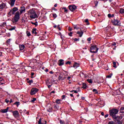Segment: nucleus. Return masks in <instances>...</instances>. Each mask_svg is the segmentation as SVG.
<instances>
[{
    "label": "nucleus",
    "mask_w": 124,
    "mask_h": 124,
    "mask_svg": "<svg viewBox=\"0 0 124 124\" xmlns=\"http://www.w3.org/2000/svg\"><path fill=\"white\" fill-rule=\"evenodd\" d=\"M62 99H64V98H65V95H62Z\"/></svg>",
    "instance_id": "nucleus-55"
},
{
    "label": "nucleus",
    "mask_w": 124,
    "mask_h": 124,
    "mask_svg": "<svg viewBox=\"0 0 124 124\" xmlns=\"http://www.w3.org/2000/svg\"><path fill=\"white\" fill-rule=\"evenodd\" d=\"M94 3H95V6H97V4H98V1H95Z\"/></svg>",
    "instance_id": "nucleus-49"
},
{
    "label": "nucleus",
    "mask_w": 124,
    "mask_h": 124,
    "mask_svg": "<svg viewBox=\"0 0 124 124\" xmlns=\"http://www.w3.org/2000/svg\"><path fill=\"white\" fill-rule=\"evenodd\" d=\"M39 91V90L36 88H33L31 89L30 94L31 95H33L34 94H35L36 93H37Z\"/></svg>",
    "instance_id": "nucleus-7"
},
{
    "label": "nucleus",
    "mask_w": 124,
    "mask_h": 124,
    "mask_svg": "<svg viewBox=\"0 0 124 124\" xmlns=\"http://www.w3.org/2000/svg\"><path fill=\"white\" fill-rule=\"evenodd\" d=\"M37 31L36 28H34L32 30V33L34 34L35 35L37 34Z\"/></svg>",
    "instance_id": "nucleus-20"
},
{
    "label": "nucleus",
    "mask_w": 124,
    "mask_h": 124,
    "mask_svg": "<svg viewBox=\"0 0 124 124\" xmlns=\"http://www.w3.org/2000/svg\"><path fill=\"white\" fill-rule=\"evenodd\" d=\"M73 34V33L72 32H70V33H68V35H69V36H72Z\"/></svg>",
    "instance_id": "nucleus-54"
},
{
    "label": "nucleus",
    "mask_w": 124,
    "mask_h": 124,
    "mask_svg": "<svg viewBox=\"0 0 124 124\" xmlns=\"http://www.w3.org/2000/svg\"><path fill=\"white\" fill-rule=\"evenodd\" d=\"M38 124H41L42 123H41V118H40V119L39 120V121L38 122Z\"/></svg>",
    "instance_id": "nucleus-51"
},
{
    "label": "nucleus",
    "mask_w": 124,
    "mask_h": 124,
    "mask_svg": "<svg viewBox=\"0 0 124 124\" xmlns=\"http://www.w3.org/2000/svg\"><path fill=\"white\" fill-rule=\"evenodd\" d=\"M77 34H79V37H82V36H83V34H84V32H83V30L80 31H78L77 32Z\"/></svg>",
    "instance_id": "nucleus-15"
},
{
    "label": "nucleus",
    "mask_w": 124,
    "mask_h": 124,
    "mask_svg": "<svg viewBox=\"0 0 124 124\" xmlns=\"http://www.w3.org/2000/svg\"><path fill=\"white\" fill-rule=\"evenodd\" d=\"M113 67H114L115 68H117V62H113Z\"/></svg>",
    "instance_id": "nucleus-32"
},
{
    "label": "nucleus",
    "mask_w": 124,
    "mask_h": 124,
    "mask_svg": "<svg viewBox=\"0 0 124 124\" xmlns=\"http://www.w3.org/2000/svg\"><path fill=\"white\" fill-rule=\"evenodd\" d=\"M8 15H9L8 16V17H10V16L12 15V9L10 11V12L8 13Z\"/></svg>",
    "instance_id": "nucleus-31"
},
{
    "label": "nucleus",
    "mask_w": 124,
    "mask_h": 124,
    "mask_svg": "<svg viewBox=\"0 0 124 124\" xmlns=\"http://www.w3.org/2000/svg\"><path fill=\"white\" fill-rule=\"evenodd\" d=\"M52 85H53V84H51L50 85H47L48 88V89H50V88H51L52 87Z\"/></svg>",
    "instance_id": "nucleus-56"
},
{
    "label": "nucleus",
    "mask_w": 124,
    "mask_h": 124,
    "mask_svg": "<svg viewBox=\"0 0 124 124\" xmlns=\"http://www.w3.org/2000/svg\"><path fill=\"white\" fill-rule=\"evenodd\" d=\"M52 16L53 18H54V19H56V18L58 17V16L57 15V14L55 13H52Z\"/></svg>",
    "instance_id": "nucleus-29"
},
{
    "label": "nucleus",
    "mask_w": 124,
    "mask_h": 124,
    "mask_svg": "<svg viewBox=\"0 0 124 124\" xmlns=\"http://www.w3.org/2000/svg\"><path fill=\"white\" fill-rule=\"evenodd\" d=\"M53 111H54L53 108H50L48 109H47V111L49 112V113L53 112Z\"/></svg>",
    "instance_id": "nucleus-28"
},
{
    "label": "nucleus",
    "mask_w": 124,
    "mask_h": 124,
    "mask_svg": "<svg viewBox=\"0 0 124 124\" xmlns=\"http://www.w3.org/2000/svg\"><path fill=\"white\" fill-rule=\"evenodd\" d=\"M26 34H27V36H31V32L29 31H26Z\"/></svg>",
    "instance_id": "nucleus-39"
},
{
    "label": "nucleus",
    "mask_w": 124,
    "mask_h": 124,
    "mask_svg": "<svg viewBox=\"0 0 124 124\" xmlns=\"http://www.w3.org/2000/svg\"><path fill=\"white\" fill-rule=\"evenodd\" d=\"M114 16H115V15L114 14L111 15V14H108V18H113V17H114Z\"/></svg>",
    "instance_id": "nucleus-23"
},
{
    "label": "nucleus",
    "mask_w": 124,
    "mask_h": 124,
    "mask_svg": "<svg viewBox=\"0 0 124 124\" xmlns=\"http://www.w3.org/2000/svg\"><path fill=\"white\" fill-rule=\"evenodd\" d=\"M88 41H91V40H92V38L89 37L87 39Z\"/></svg>",
    "instance_id": "nucleus-61"
},
{
    "label": "nucleus",
    "mask_w": 124,
    "mask_h": 124,
    "mask_svg": "<svg viewBox=\"0 0 124 124\" xmlns=\"http://www.w3.org/2000/svg\"><path fill=\"white\" fill-rule=\"evenodd\" d=\"M5 102H6V103H8V102H9V100H8V99H6L5 100Z\"/></svg>",
    "instance_id": "nucleus-57"
},
{
    "label": "nucleus",
    "mask_w": 124,
    "mask_h": 124,
    "mask_svg": "<svg viewBox=\"0 0 124 124\" xmlns=\"http://www.w3.org/2000/svg\"><path fill=\"white\" fill-rule=\"evenodd\" d=\"M59 35H60V36H61L62 39V33L61 32H59Z\"/></svg>",
    "instance_id": "nucleus-53"
},
{
    "label": "nucleus",
    "mask_w": 124,
    "mask_h": 124,
    "mask_svg": "<svg viewBox=\"0 0 124 124\" xmlns=\"http://www.w3.org/2000/svg\"><path fill=\"white\" fill-rule=\"evenodd\" d=\"M20 19V12L19 11L16 12L15 13V16L13 18V20L15 22V23H17L18 21Z\"/></svg>",
    "instance_id": "nucleus-4"
},
{
    "label": "nucleus",
    "mask_w": 124,
    "mask_h": 124,
    "mask_svg": "<svg viewBox=\"0 0 124 124\" xmlns=\"http://www.w3.org/2000/svg\"><path fill=\"white\" fill-rule=\"evenodd\" d=\"M73 92L75 93H78V92H77V91L76 90H73Z\"/></svg>",
    "instance_id": "nucleus-60"
},
{
    "label": "nucleus",
    "mask_w": 124,
    "mask_h": 124,
    "mask_svg": "<svg viewBox=\"0 0 124 124\" xmlns=\"http://www.w3.org/2000/svg\"><path fill=\"white\" fill-rule=\"evenodd\" d=\"M59 80H62V81L63 80V79L62 78V77L59 76V78H58Z\"/></svg>",
    "instance_id": "nucleus-45"
},
{
    "label": "nucleus",
    "mask_w": 124,
    "mask_h": 124,
    "mask_svg": "<svg viewBox=\"0 0 124 124\" xmlns=\"http://www.w3.org/2000/svg\"><path fill=\"white\" fill-rule=\"evenodd\" d=\"M20 14H22L23 13V12H24V11H26V8L24 6H21L20 7Z\"/></svg>",
    "instance_id": "nucleus-19"
},
{
    "label": "nucleus",
    "mask_w": 124,
    "mask_h": 124,
    "mask_svg": "<svg viewBox=\"0 0 124 124\" xmlns=\"http://www.w3.org/2000/svg\"><path fill=\"white\" fill-rule=\"evenodd\" d=\"M68 31H72V29L70 27L68 28Z\"/></svg>",
    "instance_id": "nucleus-59"
},
{
    "label": "nucleus",
    "mask_w": 124,
    "mask_h": 124,
    "mask_svg": "<svg viewBox=\"0 0 124 124\" xmlns=\"http://www.w3.org/2000/svg\"><path fill=\"white\" fill-rule=\"evenodd\" d=\"M10 2H9V4H10L11 7H13L14 6V4H15V2L16 0H10Z\"/></svg>",
    "instance_id": "nucleus-13"
},
{
    "label": "nucleus",
    "mask_w": 124,
    "mask_h": 124,
    "mask_svg": "<svg viewBox=\"0 0 124 124\" xmlns=\"http://www.w3.org/2000/svg\"><path fill=\"white\" fill-rule=\"evenodd\" d=\"M123 119V117L122 116H117V119H114L115 123L116 124H123V122L121 121L120 120H122Z\"/></svg>",
    "instance_id": "nucleus-6"
},
{
    "label": "nucleus",
    "mask_w": 124,
    "mask_h": 124,
    "mask_svg": "<svg viewBox=\"0 0 124 124\" xmlns=\"http://www.w3.org/2000/svg\"><path fill=\"white\" fill-rule=\"evenodd\" d=\"M15 29H16V27L14 26L13 28L10 29L9 31H14V30H15Z\"/></svg>",
    "instance_id": "nucleus-43"
},
{
    "label": "nucleus",
    "mask_w": 124,
    "mask_h": 124,
    "mask_svg": "<svg viewBox=\"0 0 124 124\" xmlns=\"http://www.w3.org/2000/svg\"><path fill=\"white\" fill-rule=\"evenodd\" d=\"M46 83L47 86H48V85L51 84V82H46Z\"/></svg>",
    "instance_id": "nucleus-63"
},
{
    "label": "nucleus",
    "mask_w": 124,
    "mask_h": 124,
    "mask_svg": "<svg viewBox=\"0 0 124 124\" xmlns=\"http://www.w3.org/2000/svg\"><path fill=\"white\" fill-rule=\"evenodd\" d=\"M119 12H120V13H121V14H124V9L121 8L119 11Z\"/></svg>",
    "instance_id": "nucleus-26"
},
{
    "label": "nucleus",
    "mask_w": 124,
    "mask_h": 124,
    "mask_svg": "<svg viewBox=\"0 0 124 124\" xmlns=\"http://www.w3.org/2000/svg\"><path fill=\"white\" fill-rule=\"evenodd\" d=\"M61 9H62V10H64V13H67L68 12V10L66 9V7H63L61 8Z\"/></svg>",
    "instance_id": "nucleus-21"
},
{
    "label": "nucleus",
    "mask_w": 124,
    "mask_h": 124,
    "mask_svg": "<svg viewBox=\"0 0 124 124\" xmlns=\"http://www.w3.org/2000/svg\"><path fill=\"white\" fill-rule=\"evenodd\" d=\"M60 108V107L59 106H57V105H53V111L54 112H56V111H58Z\"/></svg>",
    "instance_id": "nucleus-12"
},
{
    "label": "nucleus",
    "mask_w": 124,
    "mask_h": 124,
    "mask_svg": "<svg viewBox=\"0 0 124 124\" xmlns=\"http://www.w3.org/2000/svg\"><path fill=\"white\" fill-rule=\"evenodd\" d=\"M120 113L124 114V107L121 108Z\"/></svg>",
    "instance_id": "nucleus-27"
},
{
    "label": "nucleus",
    "mask_w": 124,
    "mask_h": 124,
    "mask_svg": "<svg viewBox=\"0 0 124 124\" xmlns=\"http://www.w3.org/2000/svg\"><path fill=\"white\" fill-rule=\"evenodd\" d=\"M19 49L20 50H24L25 49V46L24 45H19Z\"/></svg>",
    "instance_id": "nucleus-22"
},
{
    "label": "nucleus",
    "mask_w": 124,
    "mask_h": 124,
    "mask_svg": "<svg viewBox=\"0 0 124 124\" xmlns=\"http://www.w3.org/2000/svg\"><path fill=\"white\" fill-rule=\"evenodd\" d=\"M98 47H97V46L95 45L91 46L90 47V50L89 49V50L90 51L91 53H94L95 54L98 52Z\"/></svg>",
    "instance_id": "nucleus-3"
},
{
    "label": "nucleus",
    "mask_w": 124,
    "mask_h": 124,
    "mask_svg": "<svg viewBox=\"0 0 124 124\" xmlns=\"http://www.w3.org/2000/svg\"><path fill=\"white\" fill-rule=\"evenodd\" d=\"M64 61L62 59H60L58 61V65L60 66H62V65H63L64 64Z\"/></svg>",
    "instance_id": "nucleus-10"
},
{
    "label": "nucleus",
    "mask_w": 124,
    "mask_h": 124,
    "mask_svg": "<svg viewBox=\"0 0 124 124\" xmlns=\"http://www.w3.org/2000/svg\"><path fill=\"white\" fill-rule=\"evenodd\" d=\"M80 40V38H78L77 39V38H75L74 39V41H79Z\"/></svg>",
    "instance_id": "nucleus-44"
},
{
    "label": "nucleus",
    "mask_w": 124,
    "mask_h": 124,
    "mask_svg": "<svg viewBox=\"0 0 124 124\" xmlns=\"http://www.w3.org/2000/svg\"><path fill=\"white\" fill-rule=\"evenodd\" d=\"M93 93H98V92L97 91V90L94 89L93 90Z\"/></svg>",
    "instance_id": "nucleus-40"
},
{
    "label": "nucleus",
    "mask_w": 124,
    "mask_h": 124,
    "mask_svg": "<svg viewBox=\"0 0 124 124\" xmlns=\"http://www.w3.org/2000/svg\"><path fill=\"white\" fill-rule=\"evenodd\" d=\"M112 46H115V48H116V47H117V46H116V44L115 42L112 43Z\"/></svg>",
    "instance_id": "nucleus-50"
},
{
    "label": "nucleus",
    "mask_w": 124,
    "mask_h": 124,
    "mask_svg": "<svg viewBox=\"0 0 124 124\" xmlns=\"http://www.w3.org/2000/svg\"><path fill=\"white\" fill-rule=\"evenodd\" d=\"M65 64H71V62L70 61H67L65 62Z\"/></svg>",
    "instance_id": "nucleus-47"
},
{
    "label": "nucleus",
    "mask_w": 124,
    "mask_h": 124,
    "mask_svg": "<svg viewBox=\"0 0 124 124\" xmlns=\"http://www.w3.org/2000/svg\"><path fill=\"white\" fill-rule=\"evenodd\" d=\"M10 41H11V39H8L6 41V44H10Z\"/></svg>",
    "instance_id": "nucleus-35"
},
{
    "label": "nucleus",
    "mask_w": 124,
    "mask_h": 124,
    "mask_svg": "<svg viewBox=\"0 0 124 124\" xmlns=\"http://www.w3.org/2000/svg\"><path fill=\"white\" fill-rule=\"evenodd\" d=\"M82 88L83 89H87V84H86V83H83L82 84Z\"/></svg>",
    "instance_id": "nucleus-30"
},
{
    "label": "nucleus",
    "mask_w": 124,
    "mask_h": 124,
    "mask_svg": "<svg viewBox=\"0 0 124 124\" xmlns=\"http://www.w3.org/2000/svg\"><path fill=\"white\" fill-rule=\"evenodd\" d=\"M60 123L61 124H65V122L63 120H60Z\"/></svg>",
    "instance_id": "nucleus-38"
},
{
    "label": "nucleus",
    "mask_w": 124,
    "mask_h": 124,
    "mask_svg": "<svg viewBox=\"0 0 124 124\" xmlns=\"http://www.w3.org/2000/svg\"><path fill=\"white\" fill-rule=\"evenodd\" d=\"M85 23H86L87 26L89 25H90V23L89 22V19H86L85 20Z\"/></svg>",
    "instance_id": "nucleus-37"
},
{
    "label": "nucleus",
    "mask_w": 124,
    "mask_h": 124,
    "mask_svg": "<svg viewBox=\"0 0 124 124\" xmlns=\"http://www.w3.org/2000/svg\"><path fill=\"white\" fill-rule=\"evenodd\" d=\"M9 109V107H7L6 108L4 109H1L0 112L2 113H7L8 112V109Z\"/></svg>",
    "instance_id": "nucleus-16"
},
{
    "label": "nucleus",
    "mask_w": 124,
    "mask_h": 124,
    "mask_svg": "<svg viewBox=\"0 0 124 124\" xmlns=\"http://www.w3.org/2000/svg\"><path fill=\"white\" fill-rule=\"evenodd\" d=\"M28 14L30 15L31 19H35L37 18V15L33 9H31L28 12Z\"/></svg>",
    "instance_id": "nucleus-2"
},
{
    "label": "nucleus",
    "mask_w": 124,
    "mask_h": 124,
    "mask_svg": "<svg viewBox=\"0 0 124 124\" xmlns=\"http://www.w3.org/2000/svg\"><path fill=\"white\" fill-rule=\"evenodd\" d=\"M79 66H80V64H79L78 63H77L76 62H75L74 64L73 67H74V68H77V67H79Z\"/></svg>",
    "instance_id": "nucleus-18"
},
{
    "label": "nucleus",
    "mask_w": 124,
    "mask_h": 124,
    "mask_svg": "<svg viewBox=\"0 0 124 124\" xmlns=\"http://www.w3.org/2000/svg\"><path fill=\"white\" fill-rule=\"evenodd\" d=\"M111 23L113 26H116L118 27V26H121V20L118 19H114L113 20H111Z\"/></svg>",
    "instance_id": "nucleus-5"
},
{
    "label": "nucleus",
    "mask_w": 124,
    "mask_h": 124,
    "mask_svg": "<svg viewBox=\"0 0 124 124\" xmlns=\"http://www.w3.org/2000/svg\"><path fill=\"white\" fill-rule=\"evenodd\" d=\"M27 83H28V84H29V85H31V84H32V83H33V80L31 79L30 80L27 81Z\"/></svg>",
    "instance_id": "nucleus-25"
},
{
    "label": "nucleus",
    "mask_w": 124,
    "mask_h": 124,
    "mask_svg": "<svg viewBox=\"0 0 124 124\" xmlns=\"http://www.w3.org/2000/svg\"><path fill=\"white\" fill-rule=\"evenodd\" d=\"M31 24L32 25H34L35 26V27H37L38 26L37 21H36L35 22H31Z\"/></svg>",
    "instance_id": "nucleus-24"
},
{
    "label": "nucleus",
    "mask_w": 124,
    "mask_h": 124,
    "mask_svg": "<svg viewBox=\"0 0 124 124\" xmlns=\"http://www.w3.org/2000/svg\"><path fill=\"white\" fill-rule=\"evenodd\" d=\"M14 104V105H16L17 107H18L20 105V102H16Z\"/></svg>",
    "instance_id": "nucleus-34"
},
{
    "label": "nucleus",
    "mask_w": 124,
    "mask_h": 124,
    "mask_svg": "<svg viewBox=\"0 0 124 124\" xmlns=\"http://www.w3.org/2000/svg\"><path fill=\"white\" fill-rule=\"evenodd\" d=\"M108 116H109L108 114H107L105 115V118H108Z\"/></svg>",
    "instance_id": "nucleus-62"
},
{
    "label": "nucleus",
    "mask_w": 124,
    "mask_h": 124,
    "mask_svg": "<svg viewBox=\"0 0 124 124\" xmlns=\"http://www.w3.org/2000/svg\"><path fill=\"white\" fill-rule=\"evenodd\" d=\"M68 8L70 11L73 12L74 11H75V10L77 8V6L75 5H70L68 6Z\"/></svg>",
    "instance_id": "nucleus-8"
},
{
    "label": "nucleus",
    "mask_w": 124,
    "mask_h": 124,
    "mask_svg": "<svg viewBox=\"0 0 124 124\" xmlns=\"http://www.w3.org/2000/svg\"><path fill=\"white\" fill-rule=\"evenodd\" d=\"M112 75H113V74L111 73L109 74V75H108L107 76V78H110L111 77H112Z\"/></svg>",
    "instance_id": "nucleus-42"
},
{
    "label": "nucleus",
    "mask_w": 124,
    "mask_h": 124,
    "mask_svg": "<svg viewBox=\"0 0 124 124\" xmlns=\"http://www.w3.org/2000/svg\"><path fill=\"white\" fill-rule=\"evenodd\" d=\"M71 78V77H68L67 78V80H69V81H70V79Z\"/></svg>",
    "instance_id": "nucleus-58"
},
{
    "label": "nucleus",
    "mask_w": 124,
    "mask_h": 124,
    "mask_svg": "<svg viewBox=\"0 0 124 124\" xmlns=\"http://www.w3.org/2000/svg\"><path fill=\"white\" fill-rule=\"evenodd\" d=\"M5 6H6V4L5 3H2L0 4V9H3V8H5Z\"/></svg>",
    "instance_id": "nucleus-17"
},
{
    "label": "nucleus",
    "mask_w": 124,
    "mask_h": 124,
    "mask_svg": "<svg viewBox=\"0 0 124 124\" xmlns=\"http://www.w3.org/2000/svg\"><path fill=\"white\" fill-rule=\"evenodd\" d=\"M35 61H36L37 63H38V65H41V62H37V60L36 59H35Z\"/></svg>",
    "instance_id": "nucleus-46"
},
{
    "label": "nucleus",
    "mask_w": 124,
    "mask_h": 124,
    "mask_svg": "<svg viewBox=\"0 0 124 124\" xmlns=\"http://www.w3.org/2000/svg\"><path fill=\"white\" fill-rule=\"evenodd\" d=\"M61 99H57L55 101L56 103L57 104H61Z\"/></svg>",
    "instance_id": "nucleus-33"
},
{
    "label": "nucleus",
    "mask_w": 124,
    "mask_h": 124,
    "mask_svg": "<svg viewBox=\"0 0 124 124\" xmlns=\"http://www.w3.org/2000/svg\"><path fill=\"white\" fill-rule=\"evenodd\" d=\"M36 98H33L32 100L31 101V102L33 103L34 102V101H36Z\"/></svg>",
    "instance_id": "nucleus-48"
},
{
    "label": "nucleus",
    "mask_w": 124,
    "mask_h": 124,
    "mask_svg": "<svg viewBox=\"0 0 124 124\" xmlns=\"http://www.w3.org/2000/svg\"><path fill=\"white\" fill-rule=\"evenodd\" d=\"M13 115L15 118H19L20 115L19 114V111L15 110L13 112Z\"/></svg>",
    "instance_id": "nucleus-9"
},
{
    "label": "nucleus",
    "mask_w": 124,
    "mask_h": 124,
    "mask_svg": "<svg viewBox=\"0 0 124 124\" xmlns=\"http://www.w3.org/2000/svg\"><path fill=\"white\" fill-rule=\"evenodd\" d=\"M109 116H111L113 119H118V116H116L119 113V110L116 108H113L109 111Z\"/></svg>",
    "instance_id": "nucleus-1"
},
{
    "label": "nucleus",
    "mask_w": 124,
    "mask_h": 124,
    "mask_svg": "<svg viewBox=\"0 0 124 124\" xmlns=\"http://www.w3.org/2000/svg\"><path fill=\"white\" fill-rule=\"evenodd\" d=\"M12 15H14V14H15V12H16V11H18V8L17 7H15L14 8H13L12 9Z\"/></svg>",
    "instance_id": "nucleus-14"
},
{
    "label": "nucleus",
    "mask_w": 124,
    "mask_h": 124,
    "mask_svg": "<svg viewBox=\"0 0 124 124\" xmlns=\"http://www.w3.org/2000/svg\"><path fill=\"white\" fill-rule=\"evenodd\" d=\"M87 82H88V83H89L90 84H92L93 83V80H92V79H88L87 80Z\"/></svg>",
    "instance_id": "nucleus-36"
},
{
    "label": "nucleus",
    "mask_w": 124,
    "mask_h": 124,
    "mask_svg": "<svg viewBox=\"0 0 124 124\" xmlns=\"http://www.w3.org/2000/svg\"><path fill=\"white\" fill-rule=\"evenodd\" d=\"M57 29H58L59 30V31H62V29H61V28H60V25H58L57 27Z\"/></svg>",
    "instance_id": "nucleus-52"
},
{
    "label": "nucleus",
    "mask_w": 124,
    "mask_h": 124,
    "mask_svg": "<svg viewBox=\"0 0 124 124\" xmlns=\"http://www.w3.org/2000/svg\"><path fill=\"white\" fill-rule=\"evenodd\" d=\"M25 46H26V47H30L31 46V45L29 43H25Z\"/></svg>",
    "instance_id": "nucleus-41"
},
{
    "label": "nucleus",
    "mask_w": 124,
    "mask_h": 124,
    "mask_svg": "<svg viewBox=\"0 0 124 124\" xmlns=\"http://www.w3.org/2000/svg\"><path fill=\"white\" fill-rule=\"evenodd\" d=\"M74 30H79V29H80V31H82V30H83L84 31H86V28H84V27H78V26H76L74 27Z\"/></svg>",
    "instance_id": "nucleus-11"
},
{
    "label": "nucleus",
    "mask_w": 124,
    "mask_h": 124,
    "mask_svg": "<svg viewBox=\"0 0 124 124\" xmlns=\"http://www.w3.org/2000/svg\"><path fill=\"white\" fill-rule=\"evenodd\" d=\"M56 93V91H52V92L50 93V94H51V93Z\"/></svg>",
    "instance_id": "nucleus-64"
}]
</instances>
